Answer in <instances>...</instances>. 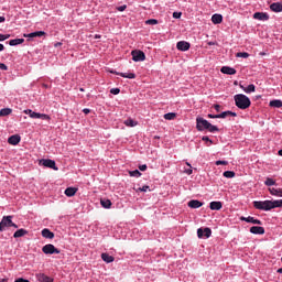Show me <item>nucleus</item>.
<instances>
[{"label":"nucleus","instance_id":"f257e3e1","mask_svg":"<svg viewBox=\"0 0 282 282\" xmlns=\"http://www.w3.org/2000/svg\"><path fill=\"white\" fill-rule=\"evenodd\" d=\"M196 129L197 131H209V133H217L219 131L217 126H213V123L202 117L196 118Z\"/></svg>","mask_w":282,"mask_h":282},{"label":"nucleus","instance_id":"f03ea898","mask_svg":"<svg viewBox=\"0 0 282 282\" xmlns=\"http://www.w3.org/2000/svg\"><path fill=\"white\" fill-rule=\"evenodd\" d=\"M235 105L238 107V109H249L250 105H252V101H250L249 97L243 94H238L234 96Z\"/></svg>","mask_w":282,"mask_h":282},{"label":"nucleus","instance_id":"7ed1b4c3","mask_svg":"<svg viewBox=\"0 0 282 282\" xmlns=\"http://www.w3.org/2000/svg\"><path fill=\"white\" fill-rule=\"evenodd\" d=\"M253 208H256L257 210H265V212L272 210L273 209L272 200H254Z\"/></svg>","mask_w":282,"mask_h":282},{"label":"nucleus","instance_id":"20e7f679","mask_svg":"<svg viewBox=\"0 0 282 282\" xmlns=\"http://www.w3.org/2000/svg\"><path fill=\"white\" fill-rule=\"evenodd\" d=\"M131 56L134 63H142V61H147V55L142 51L134 50L131 52Z\"/></svg>","mask_w":282,"mask_h":282},{"label":"nucleus","instance_id":"39448f33","mask_svg":"<svg viewBox=\"0 0 282 282\" xmlns=\"http://www.w3.org/2000/svg\"><path fill=\"white\" fill-rule=\"evenodd\" d=\"M42 252H44V254H61V250L52 243L45 245L42 248Z\"/></svg>","mask_w":282,"mask_h":282},{"label":"nucleus","instance_id":"423d86ee","mask_svg":"<svg viewBox=\"0 0 282 282\" xmlns=\"http://www.w3.org/2000/svg\"><path fill=\"white\" fill-rule=\"evenodd\" d=\"M212 235H213V230L208 227H206L204 229H202V228L197 229L198 239H203V237H205V239H210Z\"/></svg>","mask_w":282,"mask_h":282},{"label":"nucleus","instance_id":"0eeeda50","mask_svg":"<svg viewBox=\"0 0 282 282\" xmlns=\"http://www.w3.org/2000/svg\"><path fill=\"white\" fill-rule=\"evenodd\" d=\"M40 164H42V166H45L46 169H53V171H58V167L56 166V161L52 159H43L40 161Z\"/></svg>","mask_w":282,"mask_h":282},{"label":"nucleus","instance_id":"6e6552de","mask_svg":"<svg viewBox=\"0 0 282 282\" xmlns=\"http://www.w3.org/2000/svg\"><path fill=\"white\" fill-rule=\"evenodd\" d=\"M12 225V216H3L2 220L0 221V232H3L6 228H10Z\"/></svg>","mask_w":282,"mask_h":282},{"label":"nucleus","instance_id":"1a4fd4ad","mask_svg":"<svg viewBox=\"0 0 282 282\" xmlns=\"http://www.w3.org/2000/svg\"><path fill=\"white\" fill-rule=\"evenodd\" d=\"M45 34L46 33L44 31H35L32 33H24L23 36H24V39H28V41H32V39L45 36Z\"/></svg>","mask_w":282,"mask_h":282},{"label":"nucleus","instance_id":"9d476101","mask_svg":"<svg viewBox=\"0 0 282 282\" xmlns=\"http://www.w3.org/2000/svg\"><path fill=\"white\" fill-rule=\"evenodd\" d=\"M176 50H178V52H188L191 50V43L186 41H180L176 43Z\"/></svg>","mask_w":282,"mask_h":282},{"label":"nucleus","instance_id":"9b49d317","mask_svg":"<svg viewBox=\"0 0 282 282\" xmlns=\"http://www.w3.org/2000/svg\"><path fill=\"white\" fill-rule=\"evenodd\" d=\"M253 19H256V21H270V14L265 12H256L253 13Z\"/></svg>","mask_w":282,"mask_h":282},{"label":"nucleus","instance_id":"f8f14e48","mask_svg":"<svg viewBox=\"0 0 282 282\" xmlns=\"http://www.w3.org/2000/svg\"><path fill=\"white\" fill-rule=\"evenodd\" d=\"M220 72L221 74H227V76H235V74H237V69L230 66H223Z\"/></svg>","mask_w":282,"mask_h":282},{"label":"nucleus","instance_id":"ddd939ff","mask_svg":"<svg viewBox=\"0 0 282 282\" xmlns=\"http://www.w3.org/2000/svg\"><path fill=\"white\" fill-rule=\"evenodd\" d=\"M251 235H265V228L261 226H253L249 230Z\"/></svg>","mask_w":282,"mask_h":282},{"label":"nucleus","instance_id":"4468645a","mask_svg":"<svg viewBox=\"0 0 282 282\" xmlns=\"http://www.w3.org/2000/svg\"><path fill=\"white\" fill-rule=\"evenodd\" d=\"M30 118H33L34 120H50V117L47 115L35 111L31 112Z\"/></svg>","mask_w":282,"mask_h":282},{"label":"nucleus","instance_id":"2eb2a0df","mask_svg":"<svg viewBox=\"0 0 282 282\" xmlns=\"http://www.w3.org/2000/svg\"><path fill=\"white\" fill-rule=\"evenodd\" d=\"M110 74H116L117 76H121V78H135V73H118L116 70H110Z\"/></svg>","mask_w":282,"mask_h":282},{"label":"nucleus","instance_id":"dca6fc26","mask_svg":"<svg viewBox=\"0 0 282 282\" xmlns=\"http://www.w3.org/2000/svg\"><path fill=\"white\" fill-rule=\"evenodd\" d=\"M35 278L40 282H54V279L45 275V273H36Z\"/></svg>","mask_w":282,"mask_h":282},{"label":"nucleus","instance_id":"f3484780","mask_svg":"<svg viewBox=\"0 0 282 282\" xmlns=\"http://www.w3.org/2000/svg\"><path fill=\"white\" fill-rule=\"evenodd\" d=\"M19 142H21V135H19V134H13V135L9 137V139H8V143L12 144L13 147H17V144H19Z\"/></svg>","mask_w":282,"mask_h":282},{"label":"nucleus","instance_id":"a211bd4d","mask_svg":"<svg viewBox=\"0 0 282 282\" xmlns=\"http://www.w3.org/2000/svg\"><path fill=\"white\" fill-rule=\"evenodd\" d=\"M187 206L189 208H202V206H204V203L197 200V199H192L187 203Z\"/></svg>","mask_w":282,"mask_h":282},{"label":"nucleus","instance_id":"6ab92c4d","mask_svg":"<svg viewBox=\"0 0 282 282\" xmlns=\"http://www.w3.org/2000/svg\"><path fill=\"white\" fill-rule=\"evenodd\" d=\"M221 21H224V15H221L219 13H215L212 17V23H214L215 25H219V23H221Z\"/></svg>","mask_w":282,"mask_h":282},{"label":"nucleus","instance_id":"aec40b11","mask_svg":"<svg viewBox=\"0 0 282 282\" xmlns=\"http://www.w3.org/2000/svg\"><path fill=\"white\" fill-rule=\"evenodd\" d=\"M270 10L272 12H282V3L281 2H273L270 4Z\"/></svg>","mask_w":282,"mask_h":282},{"label":"nucleus","instance_id":"412c9836","mask_svg":"<svg viewBox=\"0 0 282 282\" xmlns=\"http://www.w3.org/2000/svg\"><path fill=\"white\" fill-rule=\"evenodd\" d=\"M269 193L274 197H282V188L269 187Z\"/></svg>","mask_w":282,"mask_h":282},{"label":"nucleus","instance_id":"4be33fe9","mask_svg":"<svg viewBox=\"0 0 282 282\" xmlns=\"http://www.w3.org/2000/svg\"><path fill=\"white\" fill-rule=\"evenodd\" d=\"M223 206H224V204H221V202L214 200L209 204L210 210H221Z\"/></svg>","mask_w":282,"mask_h":282},{"label":"nucleus","instance_id":"5701e85b","mask_svg":"<svg viewBox=\"0 0 282 282\" xmlns=\"http://www.w3.org/2000/svg\"><path fill=\"white\" fill-rule=\"evenodd\" d=\"M228 116H231V118H237V112H232L230 110L227 111H223L220 113H218V118H228Z\"/></svg>","mask_w":282,"mask_h":282},{"label":"nucleus","instance_id":"b1692460","mask_svg":"<svg viewBox=\"0 0 282 282\" xmlns=\"http://www.w3.org/2000/svg\"><path fill=\"white\" fill-rule=\"evenodd\" d=\"M77 192H78V188L76 187H67L64 194L66 195V197H74V195H76Z\"/></svg>","mask_w":282,"mask_h":282},{"label":"nucleus","instance_id":"393cba45","mask_svg":"<svg viewBox=\"0 0 282 282\" xmlns=\"http://www.w3.org/2000/svg\"><path fill=\"white\" fill-rule=\"evenodd\" d=\"M101 259L105 263H113V261H116V258H113V256H109V253H101Z\"/></svg>","mask_w":282,"mask_h":282},{"label":"nucleus","instance_id":"a878e982","mask_svg":"<svg viewBox=\"0 0 282 282\" xmlns=\"http://www.w3.org/2000/svg\"><path fill=\"white\" fill-rule=\"evenodd\" d=\"M42 237H44V239H54V232H52L50 229L44 228L42 230Z\"/></svg>","mask_w":282,"mask_h":282},{"label":"nucleus","instance_id":"bb28decb","mask_svg":"<svg viewBox=\"0 0 282 282\" xmlns=\"http://www.w3.org/2000/svg\"><path fill=\"white\" fill-rule=\"evenodd\" d=\"M269 107H273L274 109H281L282 101L281 99H273L269 102Z\"/></svg>","mask_w":282,"mask_h":282},{"label":"nucleus","instance_id":"cd10ccee","mask_svg":"<svg viewBox=\"0 0 282 282\" xmlns=\"http://www.w3.org/2000/svg\"><path fill=\"white\" fill-rule=\"evenodd\" d=\"M23 43H25V39H14V40H10V41H9V45H10L11 47H14V46H17V45H21V44H23Z\"/></svg>","mask_w":282,"mask_h":282},{"label":"nucleus","instance_id":"c85d7f7f","mask_svg":"<svg viewBox=\"0 0 282 282\" xmlns=\"http://www.w3.org/2000/svg\"><path fill=\"white\" fill-rule=\"evenodd\" d=\"M25 235H28V230L25 229H18L14 234L13 237L14 239H19L20 237H25Z\"/></svg>","mask_w":282,"mask_h":282},{"label":"nucleus","instance_id":"c756f323","mask_svg":"<svg viewBox=\"0 0 282 282\" xmlns=\"http://www.w3.org/2000/svg\"><path fill=\"white\" fill-rule=\"evenodd\" d=\"M247 224H254L256 226H262L263 223L252 216H248Z\"/></svg>","mask_w":282,"mask_h":282},{"label":"nucleus","instance_id":"7c9ffc66","mask_svg":"<svg viewBox=\"0 0 282 282\" xmlns=\"http://www.w3.org/2000/svg\"><path fill=\"white\" fill-rule=\"evenodd\" d=\"M245 94H254L257 91V86L250 84L248 87L243 88Z\"/></svg>","mask_w":282,"mask_h":282},{"label":"nucleus","instance_id":"2f4dec72","mask_svg":"<svg viewBox=\"0 0 282 282\" xmlns=\"http://www.w3.org/2000/svg\"><path fill=\"white\" fill-rule=\"evenodd\" d=\"M10 113H12V109H10V108H2L0 110V118H3L6 116H10Z\"/></svg>","mask_w":282,"mask_h":282},{"label":"nucleus","instance_id":"473e14b6","mask_svg":"<svg viewBox=\"0 0 282 282\" xmlns=\"http://www.w3.org/2000/svg\"><path fill=\"white\" fill-rule=\"evenodd\" d=\"M100 204H101L102 208H111V200H109V199L104 198L100 200Z\"/></svg>","mask_w":282,"mask_h":282},{"label":"nucleus","instance_id":"72a5a7b5","mask_svg":"<svg viewBox=\"0 0 282 282\" xmlns=\"http://www.w3.org/2000/svg\"><path fill=\"white\" fill-rule=\"evenodd\" d=\"M264 185L265 186H275L276 185V181H274V178L267 177V180L264 181Z\"/></svg>","mask_w":282,"mask_h":282},{"label":"nucleus","instance_id":"f704fd0d","mask_svg":"<svg viewBox=\"0 0 282 282\" xmlns=\"http://www.w3.org/2000/svg\"><path fill=\"white\" fill-rule=\"evenodd\" d=\"M176 117H177V113L175 112H167L164 115L165 120H175Z\"/></svg>","mask_w":282,"mask_h":282},{"label":"nucleus","instance_id":"c9c22d12","mask_svg":"<svg viewBox=\"0 0 282 282\" xmlns=\"http://www.w3.org/2000/svg\"><path fill=\"white\" fill-rule=\"evenodd\" d=\"M224 177H227L228 180H232V177H235V171H225L223 173Z\"/></svg>","mask_w":282,"mask_h":282},{"label":"nucleus","instance_id":"e433bc0d","mask_svg":"<svg viewBox=\"0 0 282 282\" xmlns=\"http://www.w3.org/2000/svg\"><path fill=\"white\" fill-rule=\"evenodd\" d=\"M129 175L130 177H141L142 173L139 172V170H134V171H129Z\"/></svg>","mask_w":282,"mask_h":282},{"label":"nucleus","instance_id":"4c0bfd02","mask_svg":"<svg viewBox=\"0 0 282 282\" xmlns=\"http://www.w3.org/2000/svg\"><path fill=\"white\" fill-rule=\"evenodd\" d=\"M237 58H249L250 54L247 52H239L236 54Z\"/></svg>","mask_w":282,"mask_h":282},{"label":"nucleus","instance_id":"58836bf2","mask_svg":"<svg viewBox=\"0 0 282 282\" xmlns=\"http://www.w3.org/2000/svg\"><path fill=\"white\" fill-rule=\"evenodd\" d=\"M126 127H135L138 122H135L133 119H128L124 121Z\"/></svg>","mask_w":282,"mask_h":282},{"label":"nucleus","instance_id":"ea45409f","mask_svg":"<svg viewBox=\"0 0 282 282\" xmlns=\"http://www.w3.org/2000/svg\"><path fill=\"white\" fill-rule=\"evenodd\" d=\"M273 209L274 208H282V199L272 200Z\"/></svg>","mask_w":282,"mask_h":282},{"label":"nucleus","instance_id":"a19ab883","mask_svg":"<svg viewBox=\"0 0 282 282\" xmlns=\"http://www.w3.org/2000/svg\"><path fill=\"white\" fill-rule=\"evenodd\" d=\"M137 191L140 193H147L148 191H151V187H149V185H143L142 187H139Z\"/></svg>","mask_w":282,"mask_h":282},{"label":"nucleus","instance_id":"79ce46f5","mask_svg":"<svg viewBox=\"0 0 282 282\" xmlns=\"http://www.w3.org/2000/svg\"><path fill=\"white\" fill-rule=\"evenodd\" d=\"M145 25H158V20L149 19L145 21Z\"/></svg>","mask_w":282,"mask_h":282},{"label":"nucleus","instance_id":"37998d69","mask_svg":"<svg viewBox=\"0 0 282 282\" xmlns=\"http://www.w3.org/2000/svg\"><path fill=\"white\" fill-rule=\"evenodd\" d=\"M216 166H228V161H216Z\"/></svg>","mask_w":282,"mask_h":282},{"label":"nucleus","instance_id":"c03bdc74","mask_svg":"<svg viewBox=\"0 0 282 282\" xmlns=\"http://www.w3.org/2000/svg\"><path fill=\"white\" fill-rule=\"evenodd\" d=\"M202 140H203V142H208L209 143L208 147H210V144H213V140H210V138L208 135L202 137Z\"/></svg>","mask_w":282,"mask_h":282},{"label":"nucleus","instance_id":"a18cd8bd","mask_svg":"<svg viewBox=\"0 0 282 282\" xmlns=\"http://www.w3.org/2000/svg\"><path fill=\"white\" fill-rule=\"evenodd\" d=\"M110 94H112V96H118V94H120V88H111Z\"/></svg>","mask_w":282,"mask_h":282},{"label":"nucleus","instance_id":"49530a36","mask_svg":"<svg viewBox=\"0 0 282 282\" xmlns=\"http://www.w3.org/2000/svg\"><path fill=\"white\" fill-rule=\"evenodd\" d=\"M10 39V34H0V41H8Z\"/></svg>","mask_w":282,"mask_h":282},{"label":"nucleus","instance_id":"de8ad7c7","mask_svg":"<svg viewBox=\"0 0 282 282\" xmlns=\"http://www.w3.org/2000/svg\"><path fill=\"white\" fill-rule=\"evenodd\" d=\"M118 12H124V10H127V4H122L120 7L117 8Z\"/></svg>","mask_w":282,"mask_h":282},{"label":"nucleus","instance_id":"09e8293b","mask_svg":"<svg viewBox=\"0 0 282 282\" xmlns=\"http://www.w3.org/2000/svg\"><path fill=\"white\" fill-rule=\"evenodd\" d=\"M173 19H182V12H174Z\"/></svg>","mask_w":282,"mask_h":282},{"label":"nucleus","instance_id":"8fccbe9b","mask_svg":"<svg viewBox=\"0 0 282 282\" xmlns=\"http://www.w3.org/2000/svg\"><path fill=\"white\" fill-rule=\"evenodd\" d=\"M0 69H2V72H8V65L0 63Z\"/></svg>","mask_w":282,"mask_h":282},{"label":"nucleus","instance_id":"3c124183","mask_svg":"<svg viewBox=\"0 0 282 282\" xmlns=\"http://www.w3.org/2000/svg\"><path fill=\"white\" fill-rule=\"evenodd\" d=\"M214 109L215 111H217V113H219V111H221V106L219 104L214 105Z\"/></svg>","mask_w":282,"mask_h":282},{"label":"nucleus","instance_id":"603ef678","mask_svg":"<svg viewBox=\"0 0 282 282\" xmlns=\"http://www.w3.org/2000/svg\"><path fill=\"white\" fill-rule=\"evenodd\" d=\"M184 173H186V175H193V167L185 170Z\"/></svg>","mask_w":282,"mask_h":282},{"label":"nucleus","instance_id":"864d4df0","mask_svg":"<svg viewBox=\"0 0 282 282\" xmlns=\"http://www.w3.org/2000/svg\"><path fill=\"white\" fill-rule=\"evenodd\" d=\"M24 113H25L26 116L31 117L32 113H33V110H32V109H26V110H24Z\"/></svg>","mask_w":282,"mask_h":282},{"label":"nucleus","instance_id":"5fc2aeb1","mask_svg":"<svg viewBox=\"0 0 282 282\" xmlns=\"http://www.w3.org/2000/svg\"><path fill=\"white\" fill-rule=\"evenodd\" d=\"M207 118L217 119L219 117H218V115L209 113V115H207Z\"/></svg>","mask_w":282,"mask_h":282},{"label":"nucleus","instance_id":"6e6d98bb","mask_svg":"<svg viewBox=\"0 0 282 282\" xmlns=\"http://www.w3.org/2000/svg\"><path fill=\"white\" fill-rule=\"evenodd\" d=\"M14 282H30V280H25V279H23V278H20V279H18V280H15Z\"/></svg>","mask_w":282,"mask_h":282},{"label":"nucleus","instance_id":"4d7b16f0","mask_svg":"<svg viewBox=\"0 0 282 282\" xmlns=\"http://www.w3.org/2000/svg\"><path fill=\"white\" fill-rule=\"evenodd\" d=\"M139 170H141V171H147V164L140 165V166H139Z\"/></svg>","mask_w":282,"mask_h":282},{"label":"nucleus","instance_id":"13d9d810","mask_svg":"<svg viewBox=\"0 0 282 282\" xmlns=\"http://www.w3.org/2000/svg\"><path fill=\"white\" fill-rule=\"evenodd\" d=\"M90 111H91L90 109L85 108V109L83 110V113H86V115H87V113H90Z\"/></svg>","mask_w":282,"mask_h":282},{"label":"nucleus","instance_id":"bf43d9fd","mask_svg":"<svg viewBox=\"0 0 282 282\" xmlns=\"http://www.w3.org/2000/svg\"><path fill=\"white\" fill-rule=\"evenodd\" d=\"M10 228H19V225H17V224H14V223H11Z\"/></svg>","mask_w":282,"mask_h":282},{"label":"nucleus","instance_id":"052dcab7","mask_svg":"<svg viewBox=\"0 0 282 282\" xmlns=\"http://www.w3.org/2000/svg\"><path fill=\"white\" fill-rule=\"evenodd\" d=\"M240 221H247V223H248V217L241 216V217H240Z\"/></svg>","mask_w":282,"mask_h":282},{"label":"nucleus","instance_id":"680f3d73","mask_svg":"<svg viewBox=\"0 0 282 282\" xmlns=\"http://www.w3.org/2000/svg\"><path fill=\"white\" fill-rule=\"evenodd\" d=\"M0 23H6V17H0Z\"/></svg>","mask_w":282,"mask_h":282},{"label":"nucleus","instance_id":"e2e57ef3","mask_svg":"<svg viewBox=\"0 0 282 282\" xmlns=\"http://www.w3.org/2000/svg\"><path fill=\"white\" fill-rule=\"evenodd\" d=\"M6 50V46L3 44H0V52H3Z\"/></svg>","mask_w":282,"mask_h":282},{"label":"nucleus","instance_id":"0e129e2a","mask_svg":"<svg viewBox=\"0 0 282 282\" xmlns=\"http://www.w3.org/2000/svg\"><path fill=\"white\" fill-rule=\"evenodd\" d=\"M239 87H240V89H242V91H243V89H246V87L241 84L239 85Z\"/></svg>","mask_w":282,"mask_h":282},{"label":"nucleus","instance_id":"69168bd1","mask_svg":"<svg viewBox=\"0 0 282 282\" xmlns=\"http://www.w3.org/2000/svg\"><path fill=\"white\" fill-rule=\"evenodd\" d=\"M278 273L282 274V268L278 269Z\"/></svg>","mask_w":282,"mask_h":282},{"label":"nucleus","instance_id":"338daca9","mask_svg":"<svg viewBox=\"0 0 282 282\" xmlns=\"http://www.w3.org/2000/svg\"><path fill=\"white\" fill-rule=\"evenodd\" d=\"M278 154L281 155V158H282V149L279 150Z\"/></svg>","mask_w":282,"mask_h":282},{"label":"nucleus","instance_id":"774afa93","mask_svg":"<svg viewBox=\"0 0 282 282\" xmlns=\"http://www.w3.org/2000/svg\"><path fill=\"white\" fill-rule=\"evenodd\" d=\"M208 45H215V42H208Z\"/></svg>","mask_w":282,"mask_h":282}]
</instances>
